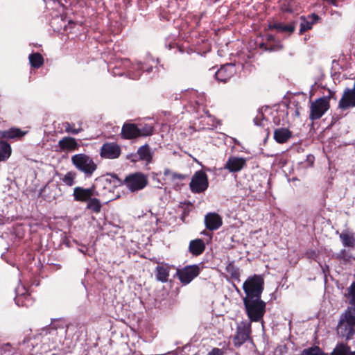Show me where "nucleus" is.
I'll return each mask as SVG.
<instances>
[{
	"label": "nucleus",
	"instance_id": "obj_1",
	"mask_svg": "<svg viewBox=\"0 0 355 355\" xmlns=\"http://www.w3.org/2000/svg\"><path fill=\"white\" fill-rule=\"evenodd\" d=\"M338 334L349 340L355 334V308H347V309L340 315L337 325Z\"/></svg>",
	"mask_w": 355,
	"mask_h": 355
},
{
	"label": "nucleus",
	"instance_id": "obj_2",
	"mask_svg": "<svg viewBox=\"0 0 355 355\" xmlns=\"http://www.w3.org/2000/svg\"><path fill=\"white\" fill-rule=\"evenodd\" d=\"M243 301L250 320L251 322L260 321L266 312V302L261 298L259 300L243 298Z\"/></svg>",
	"mask_w": 355,
	"mask_h": 355
},
{
	"label": "nucleus",
	"instance_id": "obj_3",
	"mask_svg": "<svg viewBox=\"0 0 355 355\" xmlns=\"http://www.w3.org/2000/svg\"><path fill=\"white\" fill-rule=\"evenodd\" d=\"M264 280L260 275H254L248 277L243 284V289L245 293L244 298H261L263 291Z\"/></svg>",
	"mask_w": 355,
	"mask_h": 355
},
{
	"label": "nucleus",
	"instance_id": "obj_4",
	"mask_svg": "<svg viewBox=\"0 0 355 355\" xmlns=\"http://www.w3.org/2000/svg\"><path fill=\"white\" fill-rule=\"evenodd\" d=\"M71 162L77 170L85 174L86 178H90L97 168L93 159L83 153L73 155Z\"/></svg>",
	"mask_w": 355,
	"mask_h": 355
},
{
	"label": "nucleus",
	"instance_id": "obj_5",
	"mask_svg": "<svg viewBox=\"0 0 355 355\" xmlns=\"http://www.w3.org/2000/svg\"><path fill=\"white\" fill-rule=\"evenodd\" d=\"M332 92L329 91L328 96H324L311 102L309 119L314 121L318 120L329 110V101Z\"/></svg>",
	"mask_w": 355,
	"mask_h": 355
},
{
	"label": "nucleus",
	"instance_id": "obj_6",
	"mask_svg": "<svg viewBox=\"0 0 355 355\" xmlns=\"http://www.w3.org/2000/svg\"><path fill=\"white\" fill-rule=\"evenodd\" d=\"M112 178L115 179L119 184H123L131 191L135 192L143 189L148 184L147 176L141 173H135L128 175L125 180L121 182L116 175H112Z\"/></svg>",
	"mask_w": 355,
	"mask_h": 355
},
{
	"label": "nucleus",
	"instance_id": "obj_7",
	"mask_svg": "<svg viewBox=\"0 0 355 355\" xmlns=\"http://www.w3.org/2000/svg\"><path fill=\"white\" fill-rule=\"evenodd\" d=\"M209 186L207 174L202 170L196 171L189 184L191 191L194 193L204 192Z\"/></svg>",
	"mask_w": 355,
	"mask_h": 355
},
{
	"label": "nucleus",
	"instance_id": "obj_8",
	"mask_svg": "<svg viewBox=\"0 0 355 355\" xmlns=\"http://www.w3.org/2000/svg\"><path fill=\"white\" fill-rule=\"evenodd\" d=\"M199 273L200 268L197 265L187 266L182 269L177 270V275L184 284L190 283Z\"/></svg>",
	"mask_w": 355,
	"mask_h": 355
},
{
	"label": "nucleus",
	"instance_id": "obj_9",
	"mask_svg": "<svg viewBox=\"0 0 355 355\" xmlns=\"http://www.w3.org/2000/svg\"><path fill=\"white\" fill-rule=\"evenodd\" d=\"M98 196L96 187L92 185L89 188L76 187L73 189V196L74 200L78 202H88L93 196Z\"/></svg>",
	"mask_w": 355,
	"mask_h": 355
},
{
	"label": "nucleus",
	"instance_id": "obj_10",
	"mask_svg": "<svg viewBox=\"0 0 355 355\" xmlns=\"http://www.w3.org/2000/svg\"><path fill=\"white\" fill-rule=\"evenodd\" d=\"M355 107V82L354 87L346 88L338 102V107L342 110H347Z\"/></svg>",
	"mask_w": 355,
	"mask_h": 355
},
{
	"label": "nucleus",
	"instance_id": "obj_11",
	"mask_svg": "<svg viewBox=\"0 0 355 355\" xmlns=\"http://www.w3.org/2000/svg\"><path fill=\"white\" fill-rule=\"evenodd\" d=\"M247 159L235 156L228 157L224 168L230 173H236L241 171L246 165Z\"/></svg>",
	"mask_w": 355,
	"mask_h": 355
},
{
	"label": "nucleus",
	"instance_id": "obj_12",
	"mask_svg": "<svg viewBox=\"0 0 355 355\" xmlns=\"http://www.w3.org/2000/svg\"><path fill=\"white\" fill-rule=\"evenodd\" d=\"M100 154L106 159H116L121 155V148L116 143H106L102 146Z\"/></svg>",
	"mask_w": 355,
	"mask_h": 355
},
{
	"label": "nucleus",
	"instance_id": "obj_13",
	"mask_svg": "<svg viewBox=\"0 0 355 355\" xmlns=\"http://www.w3.org/2000/svg\"><path fill=\"white\" fill-rule=\"evenodd\" d=\"M205 225L210 231L216 230L223 225V220L220 216L214 212H210L205 216Z\"/></svg>",
	"mask_w": 355,
	"mask_h": 355
},
{
	"label": "nucleus",
	"instance_id": "obj_14",
	"mask_svg": "<svg viewBox=\"0 0 355 355\" xmlns=\"http://www.w3.org/2000/svg\"><path fill=\"white\" fill-rule=\"evenodd\" d=\"M235 73V66L227 64L222 66L215 73L216 78L220 82L226 83Z\"/></svg>",
	"mask_w": 355,
	"mask_h": 355
},
{
	"label": "nucleus",
	"instance_id": "obj_15",
	"mask_svg": "<svg viewBox=\"0 0 355 355\" xmlns=\"http://www.w3.org/2000/svg\"><path fill=\"white\" fill-rule=\"evenodd\" d=\"M250 329L245 324L239 325L237 327L236 334L234 338V345L240 347L243 345L250 336Z\"/></svg>",
	"mask_w": 355,
	"mask_h": 355
},
{
	"label": "nucleus",
	"instance_id": "obj_16",
	"mask_svg": "<svg viewBox=\"0 0 355 355\" xmlns=\"http://www.w3.org/2000/svg\"><path fill=\"white\" fill-rule=\"evenodd\" d=\"M58 146L63 151H73L78 148L76 139L70 137H63L58 141Z\"/></svg>",
	"mask_w": 355,
	"mask_h": 355
},
{
	"label": "nucleus",
	"instance_id": "obj_17",
	"mask_svg": "<svg viewBox=\"0 0 355 355\" xmlns=\"http://www.w3.org/2000/svg\"><path fill=\"white\" fill-rule=\"evenodd\" d=\"M301 19H302V22L300 24V34L303 33L304 32H305L306 31L311 29L313 24L316 23L320 19V17L318 15L313 13L311 15H309L307 17V18L302 17Z\"/></svg>",
	"mask_w": 355,
	"mask_h": 355
},
{
	"label": "nucleus",
	"instance_id": "obj_18",
	"mask_svg": "<svg viewBox=\"0 0 355 355\" xmlns=\"http://www.w3.org/2000/svg\"><path fill=\"white\" fill-rule=\"evenodd\" d=\"M139 128L133 123L124 124L121 130V134L123 137L128 139H131L139 137Z\"/></svg>",
	"mask_w": 355,
	"mask_h": 355
},
{
	"label": "nucleus",
	"instance_id": "obj_19",
	"mask_svg": "<svg viewBox=\"0 0 355 355\" xmlns=\"http://www.w3.org/2000/svg\"><path fill=\"white\" fill-rule=\"evenodd\" d=\"M293 133L288 128H277L274 131V139L278 144H284L292 137Z\"/></svg>",
	"mask_w": 355,
	"mask_h": 355
},
{
	"label": "nucleus",
	"instance_id": "obj_20",
	"mask_svg": "<svg viewBox=\"0 0 355 355\" xmlns=\"http://www.w3.org/2000/svg\"><path fill=\"white\" fill-rule=\"evenodd\" d=\"M268 29H275L279 32L292 33L295 30V22H292L288 24H284L281 22L270 23L268 25Z\"/></svg>",
	"mask_w": 355,
	"mask_h": 355
},
{
	"label": "nucleus",
	"instance_id": "obj_21",
	"mask_svg": "<svg viewBox=\"0 0 355 355\" xmlns=\"http://www.w3.org/2000/svg\"><path fill=\"white\" fill-rule=\"evenodd\" d=\"M155 272L157 280L161 282H166L169 277L170 266L168 264H158L155 268Z\"/></svg>",
	"mask_w": 355,
	"mask_h": 355
},
{
	"label": "nucleus",
	"instance_id": "obj_22",
	"mask_svg": "<svg viewBox=\"0 0 355 355\" xmlns=\"http://www.w3.org/2000/svg\"><path fill=\"white\" fill-rule=\"evenodd\" d=\"M189 250L192 254L198 256L205 251V244L200 239L192 240L190 241Z\"/></svg>",
	"mask_w": 355,
	"mask_h": 355
},
{
	"label": "nucleus",
	"instance_id": "obj_23",
	"mask_svg": "<svg viewBox=\"0 0 355 355\" xmlns=\"http://www.w3.org/2000/svg\"><path fill=\"white\" fill-rule=\"evenodd\" d=\"M340 239L345 247H354L355 245V238L354 234L349 232H343L340 234Z\"/></svg>",
	"mask_w": 355,
	"mask_h": 355
},
{
	"label": "nucleus",
	"instance_id": "obj_24",
	"mask_svg": "<svg viewBox=\"0 0 355 355\" xmlns=\"http://www.w3.org/2000/svg\"><path fill=\"white\" fill-rule=\"evenodd\" d=\"M137 155H139V159L141 160H144L148 162L151 161L152 153L148 145L147 144H145L139 148L137 150Z\"/></svg>",
	"mask_w": 355,
	"mask_h": 355
},
{
	"label": "nucleus",
	"instance_id": "obj_25",
	"mask_svg": "<svg viewBox=\"0 0 355 355\" xmlns=\"http://www.w3.org/2000/svg\"><path fill=\"white\" fill-rule=\"evenodd\" d=\"M351 352L350 347L347 344L338 343L330 355H349Z\"/></svg>",
	"mask_w": 355,
	"mask_h": 355
},
{
	"label": "nucleus",
	"instance_id": "obj_26",
	"mask_svg": "<svg viewBox=\"0 0 355 355\" xmlns=\"http://www.w3.org/2000/svg\"><path fill=\"white\" fill-rule=\"evenodd\" d=\"M11 155V147L6 141H0V162L9 158Z\"/></svg>",
	"mask_w": 355,
	"mask_h": 355
},
{
	"label": "nucleus",
	"instance_id": "obj_27",
	"mask_svg": "<svg viewBox=\"0 0 355 355\" xmlns=\"http://www.w3.org/2000/svg\"><path fill=\"white\" fill-rule=\"evenodd\" d=\"M28 58L31 65L34 68H40L43 64L44 59L39 53L31 54Z\"/></svg>",
	"mask_w": 355,
	"mask_h": 355
},
{
	"label": "nucleus",
	"instance_id": "obj_28",
	"mask_svg": "<svg viewBox=\"0 0 355 355\" xmlns=\"http://www.w3.org/2000/svg\"><path fill=\"white\" fill-rule=\"evenodd\" d=\"M26 134L19 128H10L3 133V137L8 139L21 138Z\"/></svg>",
	"mask_w": 355,
	"mask_h": 355
},
{
	"label": "nucleus",
	"instance_id": "obj_29",
	"mask_svg": "<svg viewBox=\"0 0 355 355\" xmlns=\"http://www.w3.org/2000/svg\"><path fill=\"white\" fill-rule=\"evenodd\" d=\"M266 42H261L259 47L266 51H279L283 49V45L280 42H277L275 44H271L270 46Z\"/></svg>",
	"mask_w": 355,
	"mask_h": 355
},
{
	"label": "nucleus",
	"instance_id": "obj_30",
	"mask_svg": "<svg viewBox=\"0 0 355 355\" xmlns=\"http://www.w3.org/2000/svg\"><path fill=\"white\" fill-rule=\"evenodd\" d=\"M87 208L95 213L100 212L101 209V204L100 200L96 198H92L87 202Z\"/></svg>",
	"mask_w": 355,
	"mask_h": 355
},
{
	"label": "nucleus",
	"instance_id": "obj_31",
	"mask_svg": "<svg viewBox=\"0 0 355 355\" xmlns=\"http://www.w3.org/2000/svg\"><path fill=\"white\" fill-rule=\"evenodd\" d=\"M300 355H326L318 346L304 349Z\"/></svg>",
	"mask_w": 355,
	"mask_h": 355
},
{
	"label": "nucleus",
	"instance_id": "obj_32",
	"mask_svg": "<svg viewBox=\"0 0 355 355\" xmlns=\"http://www.w3.org/2000/svg\"><path fill=\"white\" fill-rule=\"evenodd\" d=\"M76 173L72 171L67 173L62 179V182L67 186L71 187L75 183Z\"/></svg>",
	"mask_w": 355,
	"mask_h": 355
},
{
	"label": "nucleus",
	"instance_id": "obj_33",
	"mask_svg": "<svg viewBox=\"0 0 355 355\" xmlns=\"http://www.w3.org/2000/svg\"><path fill=\"white\" fill-rule=\"evenodd\" d=\"M139 136L141 137H146L153 135V128L149 125H145L142 126L141 128H139Z\"/></svg>",
	"mask_w": 355,
	"mask_h": 355
},
{
	"label": "nucleus",
	"instance_id": "obj_34",
	"mask_svg": "<svg viewBox=\"0 0 355 355\" xmlns=\"http://www.w3.org/2000/svg\"><path fill=\"white\" fill-rule=\"evenodd\" d=\"M64 127L67 132L71 133L73 135H77L83 130L81 128L78 129L74 128V124H71L68 122L64 123Z\"/></svg>",
	"mask_w": 355,
	"mask_h": 355
},
{
	"label": "nucleus",
	"instance_id": "obj_35",
	"mask_svg": "<svg viewBox=\"0 0 355 355\" xmlns=\"http://www.w3.org/2000/svg\"><path fill=\"white\" fill-rule=\"evenodd\" d=\"M347 290L350 297V304H352L350 308H355V283H352Z\"/></svg>",
	"mask_w": 355,
	"mask_h": 355
},
{
	"label": "nucleus",
	"instance_id": "obj_36",
	"mask_svg": "<svg viewBox=\"0 0 355 355\" xmlns=\"http://www.w3.org/2000/svg\"><path fill=\"white\" fill-rule=\"evenodd\" d=\"M254 122L257 125L264 127L266 125V123H267L268 121L263 116V113L260 112L254 119Z\"/></svg>",
	"mask_w": 355,
	"mask_h": 355
},
{
	"label": "nucleus",
	"instance_id": "obj_37",
	"mask_svg": "<svg viewBox=\"0 0 355 355\" xmlns=\"http://www.w3.org/2000/svg\"><path fill=\"white\" fill-rule=\"evenodd\" d=\"M254 122L257 125L264 127L266 125V123H267L268 121L263 116V113L260 112L254 119Z\"/></svg>",
	"mask_w": 355,
	"mask_h": 355
},
{
	"label": "nucleus",
	"instance_id": "obj_38",
	"mask_svg": "<svg viewBox=\"0 0 355 355\" xmlns=\"http://www.w3.org/2000/svg\"><path fill=\"white\" fill-rule=\"evenodd\" d=\"M266 43L269 45V46L271 44H275L277 43V42H279L278 40H276L275 37L272 35L268 34L266 36Z\"/></svg>",
	"mask_w": 355,
	"mask_h": 355
},
{
	"label": "nucleus",
	"instance_id": "obj_39",
	"mask_svg": "<svg viewBox=\"0 0 355 355\" xmlns=\"http://www.w3.org/2000/svg\"><path fill=\"white\" fill-rule=\"evenodd\" d=\"M207 355H224L223 351L221 349L215 347L211 349Z\"/></svg>",
	"mask_w": 355,
	"mask_h": 355
},
{
	"label": "nucleus",
	"instance_id": "obj_40",
	"mask_svg": "<svg viewBox=\"0 0 355 355\" xmlns=\"http://www.w3.org/2000/svg\"><path fill=\"white\" fill-rule=\"evenodd\" d=\"M185 175L180 173H172V178L173 180L178 179V180H183L184 179Z\"/></svg>",
	"mask_w": 355,
	"mask_h": 355
},
{
	"label": "nucleus",
	"instance_id": "obj_41",
	"mask_svg": "<svg viewBox=\"0 0 355 355\" xmlns=\"http://www.w3.org/2000/svg\"><path fill=\"white\" fill-rule=\"evenodd\" d=\"M21 297H17L15 298V303L19 306L25 305L22 302H21Z\"/></svg>",
	"mask_w": 355,
	"mask_h": 355
},
{
	"label": "nucleus",
	"instance_id": "obj_42",
	"mask_svg": "<svg viewBox=\"0 0 355 355\" xmlns=\"http://www.w3.org/2000/svg\"><path fill=\"white\" fill-rule=\"evenodd\" d=\"M172 172L168 169V168H166L164 171V175L165 176H168V175H172Z\"/></svg>",
	"mask_w": 355,
	"mask_h": 355
},
{
	"label": "nucleus",
	"instance_id": "obj_43",
	"mask_svg": "<svg viewBox=\"0 0 355 355\" xmlns=\"http://www.w3.org/2000/svg\"><path fill=\"white\" fill-rule=\"evenodd\" d=\"M139 76H140V74L137 75V74H133V73L130 74V76L132 79H137V78H138L139 77Z\"/></svg>",
	"mask_w": 355,
	"mask_h": 355
},
{
	"label": "nucleus",
	"instance_id": "obj_44",
	"mask_svg": "<svg viewBox=\"0 0 355 355\" xmlns=\"http://www.w3.org/2000/svg\"><path fill=\"white\" fill-rule=\"evenodd\" d=\"M136 69H143V67L142 66H141L140 64H137L135 67Z\"/></svg>",
	"mask_w": 355,
	"mask_h": 355
},
{
	"label": "nucleus",
	"instance_id": "obj_45",
	"mask_svg": "<svg viewBox=\"0 0 355 355\" xmlns=\"http://www.w3.org/2000/svg\"><path fill=\"white\" fill-rule=\"evenodd\" d=\"M232 277H236V276H239V272L237 271H234V272H232Z\"/></svg>",
	"mask_w": 355,
	"mask_h": 355
},
{
	"label": "nucleus",
	"instance_id": "obj_46",
	"mask_svg": "<svg viewBox=\"0 0 355 355\" xmlns=\"http://www.w3.org/2000/svg\"><path fill=\"white\" fill-rule=\"evenodd\" d=\"M232 140H233L234 144H239V141L236 139L232 138Z\"/></svg>",
	"mask_w": 355,
	"mask_h": 355
},
{
	"label": "nucleus",
	"instance_id": "obj_47",
	"mask_svg": "<svg viewBox=\"0 0 355 355\" xmlns=\"http://www.w3.org/2000/svg\"><path fill=\"white\" fill-rule=\"evenodd\" d=\"M295 115L297 116L300 115V112H299V110L297 109L295 111Z\"/></svg>",
	"mask_w": 355,
	"mask_h": 355
},
{
	"label": "nucleus",
	"instance_id": "obj_48",
	"mask_svg": "<svg viewBox=\"0 0 355 355\" xmlns=\"http://www.w3.org/2000/svg\"><path fill=\"white\" fill-rule=\"evenodd\" d=\"M349 355H355V351L354 352H350V354Z\"/></svg>",
	"mask_w": 355,
	"mask_h": 355
},
{
	"label": "nucleus",
	"instance_id": "obj_49",
	"mask_svg": "<svg viewBox=\"0 0 355 355\" xmlns=\"http://www.w3.org/2000/svg\"><path fill=\"white\" fill-rule=\"evenodd\" d=\"M49 329V330H51V329H53V330H55V329L54 327H50Z\"/></svg>",
	"mask_w": 355,
	"mask_h": 355
},
{
	"label": "nucleus",
	"instance_id": "obj_50",
	"mask_svg": "<svg viewBox=\"0 0 355 355\" xmlns=\"http://www.w3.org/2000/svg\"><path fill=\"white\" fill-rule=\"evenodd\" d=\"M202 234H206V232H205V231H203V232H202Z\"/></svg>",
	"mask_w": 355,
	"mask_h": 355
},
{
	"label": "nucleus",
	"instance_id": "obj_51",
	"mask_svg": "<svg viewBox=\"0 0 355 355\" xmlns=\"http://www.w3.org/2000/svg\"><path fill=\"white\" fill-rule=\"evenodd\" d=\"M73 23L72 21H69V24Z\"/></svg>",
	"mask_w": 355,
	"mask_h": 355
}]
</instances>
